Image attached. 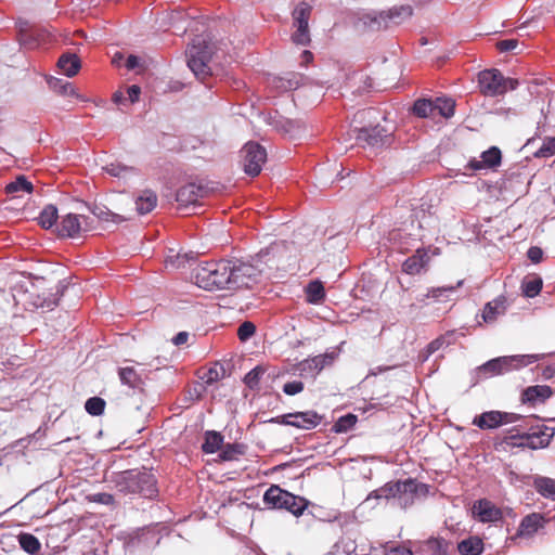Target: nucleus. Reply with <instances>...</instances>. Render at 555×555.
<instances>
[{
	"label": "nucleus",
	"instance_id": "nucleus-63",
	"mask_svg": "<svg viewBox=\"0 0 555 555\" xmlns=\"http://www.w3.org/2000/svg\"><path fill=\"white\" fill-rule=\"evenodd\" d=\"M189 339V333L188 332H179L173 338H172V343L176 345V346H180V345H183L188 341Z\"/></svg>",
	"mask_w": 555,
	"mask_h": 555
},
{
	"label": "nucleus",
	"instance_id": "nucleus-11",
	"mask_svg": "<svg viewBox=\"0 0 555 555\" xmlns=\"http://www.w3.org/2000/svg\"><path fill=\"white\" fill-rule=\"evenodd\" d=\"M241 154L244 172L251 177L258 176L267 160L266 149L259 143L248 142L242 149Z\"/></svg>",
	"mask_w": 555,
	"mask_h": 555
},
{
	"label": "nucleus",
	"instance_id": "nucleus-15",
	"mask_svg": "<svg viewBox=\"0 0 555 555\" xmlns=\"http://www.w3.org/2000/svg\"><path fill=\"white\" fill-rule=\"evenodd\" d=\"M206 190L194 182L186 183L182 185L176 195V201L178 203V207L180 210L190 209L194 210L197 206H199V199L204 197Z\"/></svg>",
	"mask_w": 555,
	"mask_h": 555
},
{
	"label": "nucleus",
	"instance_id": "nucleus-2",
	"mask_svg": "<svg viewBox=\"0 0 555 555\" xmlns=\"http://www.w3.org/2000/svg\"><path fill=\"white\" fill-rule=\"evenodd\" d=\"M231 269L229 260L207 261L194 270L195 283L206 291L230 289Z\"/></svg>",
	"mask_w": 555,
	"mask_h": 555
},
{
	"label": "nucleus",
	"instance_id": "nucleus-14",
	"mask_svg": "<svg viewBox=\"0 0 555 555\" xmlns=\"http://www.w3.org/2000/svg\"><path fill=\"white\" fill-rule=\"evenodd\" d=\"M390 137L391 132L388 129L376 125L358 129L356 139L363 145L380 147L390 143Z\"/></svg>",
	"mask_w": 555,
	"mask_h": 555
},
{
	"label": "nucleus",
	"instance_id": "nucleus-27",
	"mask_svg": "<svg viewBox=\"0 0 555 555\" xmlns=\"http://www.w3.org/2000/svg\"><path fill=\"white\" fill-rule=\"evenodd\" d=\"M457 551L461 555H480L483 551V542L477 535H470L457 544Z\"/></svg>",
	"mask_w": 555,
	"mask_h": 555
},
{
	"label": "nucleus",
	"instance_id": "nucleus-16",
	"mask_svg": "<svg viewBox=\"0 0 555 555\" xmlns=\"http://www.w3.org/2000/svg\"><path fill=\"white\" fill-rule=\"evenodd\" d=\"M519 415L500 411H489L476 416L473 424L480 429H493L503 424H509L518 421Z\"/></svg>",
	"mask_w": 555,
	"mask_h": 555
},
{
	"label": "nucleus",
	"instance_id": "nucleus-30",
	"mask_svg": "<svg viewBox=\"0 0 555 555\" xmlns=\"http://www.w3.org/2000/svg\"><path fill=\"white\" fill-rule=\"evenodd\" d=\"M325 298V289L321 281L314 280L306 286V300L311 305H320Z\"/></svg>",
	"mask_w": 555,
	"mask_h": 555
},
{
	"label": "nucleus",
	"instance_id": "nucleus-55",
	"mask_svg": "<svg viewBox=\"0 0 555 555\" xmlns=\"http://www.w3.org/2000/svg\"><path fill=\"white\" fill-rule=\"evenodd\" d=\"M444 344H446V339L442 336L430 341L426 347V350H425L426 354H425L424 360H427L429 356H431L433 353H435L436 351L441 349L444 346Z\"/></svg>",
	"mask_w": 555,
	"mask_h": 555
},
{
	"label": "nucleus",
	"instance_id": "nucleus-59",
	"mask_svg": "<svg viewBox=\"0 0 555 555\" xmlns=\"http://www.w3.org/2000/svg\"><path fill=\"white\" fill-rule=\"evenodd\" d=\"M206 387L201 382H197L192 388H190L189 393L192 398L198 400L202 398Z\"/></svg>",
	"mask_w": 555,
	"mask_h": 555
},
{
	"label": "nucleus",
	"instance_id": "nucleus-26",
	"mask_svg": "<svg viewBox=\"0 0 555 555\" xmlns=\"http://www.w3.org/2000/svg\"><path fill=\"white\" fill-rule=\"evenodd\" d=\"M157 205V195L152 190H144L135 201L137 211L140 215L151 212Z\"/></svg>",
	"mask_w": 555,
	"mask_h": 555
},
{
	"label": "nucleus",
	"instance_id": "nucleus-22",
	"mask_svg": "<svg viewBox=\"0 0 555 555\" xmlns=\"http://www.w3.org/2000/svg\"><path fill=\"white\" fill-rule=\"evenodd\" d=\"M506 308V298L504 296L496 297L485 306L482 311L483 321L487 323L494 322L498 317L505 313Z\"/></svg>",
	"mask_w": 555,
	"mask_h": 555
},
{
	"label": "nucleus",
	"instance_id": "nucleus-44",
	"mask_svg": "<svg viewBox=\"0 0 555 555\" xmlns=\"http://www.w3.org/2000/svg\"><path fill=\"white\" fill-rule=\"evenodd\" d=\"M537 158H548L555 155V137L543 139L541 146L533 153Z\"/></svg>",
	"mask_w": 555,
	"mask_h": 555
},
{
	"label": "nucleus",
	"instance_id": "nucleus-25",
	"mask_svg": "<svg viewBox=\"0 0 555 555\" xmlns=\"http://www.w3.org/2000/svg\"><path fill=\"white\" fill-rule=\"evenodd\" d=\"M103 170L112 177L121 179L126 182L138 176V169L132 166H126L119 162L107 164Z\"/></svg>",
	"mask_w": 555,
	"mask_h": 555
},
{
	"label": "nucleus",
	"instance_id": "nucleus-28",
	"mask_svg": "<svg viewBox=\"0 0 555 555\" xmlns=\"http://www.w3.org/2000/svg\"><path fill=\"white\" fill-rule=\"evenodd\" d=\"M57 65L67 77L75 76L80 69V60L74 53H65L60 56Z\"/></svg>",
	"mask_w": 555,
	"mask_h": 555
},
{
	"label": "nucleus",
	"instance_id": "nucleus-36",
	"mask_svg": "<svg viewBox=\"0 0 555 555\" xmlns=\"http://www.w3.org/2000/svg\"><path fill=\"white\" fill-rule=\"evenodd\" d=\"M20 546L28 554H36L39 552L41 544L37 537L31 533H21L17 537Z\"/></svg>",
	"mask_w": 555,
	"mask_h": 555
},
{
	"label": "nucleus",
	"instance_id": "nucleus-38",
	"mask_svg": "<svg viewBox=\"0 0 555 555\" xmlns=\"http://www.w3.org/2000/svg\"><path fill=\"white\" fill-rule=\"evenodd\" d=\"M434 102L435 114L438 113L444 118L454 115L455 102L450 98H437Z\"/></svg>",
	"mask_w": 555,
	"mask_h": 555
},
{
	"label": "nucleus",
	"instance_id": "nucleus-4",
	"mask_svg": "<svg viewBox=\"0 0 555 555\" xmlns=\"http://www.w3.org/2000/svg\"><path fill=\"white\" fill-rule=\"evenodd\" d=\"M554 434V428L544 424H537L531 425L528 431L522 434L506 436L503 442L513 448L539 450L544 449L550 444Z\"/></svg>",
	"mask_w": 555,
	"mask_h": 555
},
{
	"label": "nucleus",
	"instance_id": "nucleus-48",
	"mask_svg": "<svg viewBox=\"0 0 555 555\" xmlns=\"http://www.w3.org/2000/svg\"><path fill=\"white\" fill-rule=\"evenodd\" d=\"M541 289H542V280L540 278H533V279H531L529 281H525L522 283L524 295L528 298L535 297L537 295H539Z\"/></svg>",
	"mask_w": 555,
	"mask_h": 555
},
{
	"label": "nucleus",
	"instance_id": "nucleus-12",
	"mask_svg": "<svg viewBox=\"0 0 555 555\" xmlns=\"http://www.w3.org/2000/svg\"><path fill=\"white\" fill-rule=\"evenodd\" d=\"M312 7L307 2H300L293 10V26L296 28L292 36L296 44L307 46L310 42L309 18Z\"/></svg>",
	"mask_w": 555,
	"mask_h": 555
},
{
	"label": "nucleus",
	"instance_id": "nucleus-35",
	"mask_svg": "<svg viewBox=\"0 0 555 555\" xmlns=\"http://www.w3.org/2000/svg\"><path fill=\"white\" fill-rule=\"evenodd\" d=\"M33 189V183L25 176H18L14 181L7 184L5 192L8 194L31 193Z\"/></svg>",
	"mask_w": 555,
	"mask_h": 555
},
{
	"label": "nucleus",
	"instance_id": "nucleus-47",
	"mask_svg": "<svg viewBox=\"0 0 555 555\" xmlns=\"http://www.w3.org/2000/svg\"><path fill=\"white\" fill-rule=\"evenodd\" d=\"M264 372V369L261 366L254 367L245 375V385L251 390L258 389L260 378L262 377Z\"/></svg>",
	"mask_w": 555,
	"mask_h": 555
},
{
	"label": "nucleus",
	"instance_id": "nucleus-40",
	"mask_svg": "<svg viewBox=\"0 0 555 555\" xmlns=\"http://www.w3.org/2000/svg\"><path fill=\"white\" fill-rule=\"evenodd\" d=\"M454 291V286L433 287L428 289L426 294L418 295L416 297V300L425 305L426 299L428 298L439 299L440 297L448 296L450 293H453Z\"/></svg>",
	"mask_w": 555,
	"mask_h": 555
},
{
	"label": "nucleus",
	"instance_id": "nucleus-61",
	"mask_svg": "<svg viewBox=\"0 0 555 555\" xmlns=\"http://www.w3.org/2000/svg\"><path fill=\"white\" fill-rule=\"evenodd\" d=\"M385 555H413L410 548L403 546L390 547L385 552Z\"/></svg>",
	"mask_w": 555,
	"mask_h": 555
},
{
	"label": "nucleus",
	"instance_id": "nucleus-13",
	"mask_svg": "<svg viewBox=\"0 0 555 555\" xmlns=\"http://www.w3.org/2000/svg\"><path fill=\"white\" fill-rule=\"evenodd\" d=\"M275 422L279 424L309 430L315 428L322 422V416L315 411L309 410L305 412H294L281 415L276 417Z\"/></svg>",
	"mask_w": 555,
	"mask_h": 555
},
{
	"label": "nucleus",
	"instance_id": "nucleus-5",
	"mask_svg": "<svg viewBox=\"0 0 555 555\" xmlns=\"http://www.w3.org/2000/svg\"><path fill=\"white\" fill-rule=\"evenodd\" d=\"M538 354H520L499 357L476 369L478 376L482 378L493 377L500 374L511 372L512 370L527 366L539 360Z\"/></svg>",
	"mask_w": 555,
	"mask_h": 555
},
{
	"label": "nucleus",
	"instance_id": "nucleus-33",
	"mask_svg": "<svg viewBox=\"0 0 555 555\" xmlns=\"http://www.w3.org/2000/svg\"><path fill=\"white\" fill-rule=\"evenodd\" d=\"M223 444V436L215 430L205 433V441L202 444V450L206 454H212L221 449Z\"/></svg>",
	"mask_w": 555,
	"mask_h": 555
},
{
	"label": "nucleus",
	"instance_id": "nucleus-56",
	"mask_svg": "<svg viewBox=\"0 0 555 555\" xmlns=\"http://www.w3.org/2000/svg\"><path fill=\"white\" fill-rule=\"evenodd\" d=\"M519 46L517 39H504L496 43V48L500 52L514 51Z\"/></svg>",
	"mask_w": 555,
	"mask_h": 555
},
{
	"label": "nucleus",
	"instance_id": "nucleus-50",
	"mask_svg": "<svg viewBox=\"0 0 555 555\" xmlns=\"http://www.w3.org/2000/svg\"><path fill=\"white\" fill-rule=\"evenodd\" d=\"M223 373L224 372L222 367H220V370L217 366L210 367L199 377L202 380L201 383L204 384L205 387L210 386L219 380L223 376Z\"/></svg>",
	"mask_w": 555,
	"mask_h": 555
},
{
	"label": "nucleus",
	"instance_id": "nucleus-23",
	"mask_svg": "<svg viewBox=\"0 0 555 555\" xmlns=\"http://www.w3.org/2000/svg\"><path fill=\"white\" fill-rule=\"evenodd\" d=\"M552 388L547 385L530 386L522 392V401L530 403H542L552 396Z\"/></svg>",
	"mask_w": 555,
	"mask_h": 555
},
{
	"label": "nucleus",
	"instance_id": "nucleus-29",
	"mask_svg": "<svg viewBox=\"0 0 555 555\" xmlns=\"http://www.w3.org/2000/svg\"><path fill=\"white\" fill-rule=\"evenodd\" d=\"M118 376L120 383L131 389H137L142 385V378L140 374L132 366L119 367Z\"/></svg>",
	"mask_w": 555,
	"mask_h": 555
},
{
	"label": "nucleus",
	"instance_id": "nucleus-45",
	"mask_svg": "<svg viewBox=\"0 0 555 555\" xmlns=\"http://www.w3.org/2000/svg\"><path fill=\"white\" fill-rule=\"evenodd\" d=\"M357 421L358 418L354 414L348 413L336 421L333 430L335 433H347L356 425Z\"/></svg>",
	"mask_w": 555,
	"mask_h": 555
},
{
	"label": "nucleus",
	"instance_id": "nucleus-52",
	"mask_svg": "<svg viewBox=\"0 0 555 555\" xmlns=\"http://www.w3.org/2000/svg\"><path fill=\"white\" fill-rule=\"evenodd\" d=\"M301 80V76L288 74L287 77L280 79L281 85L279 87L284 91L296 90L300 86Z\"/></svg>",
	"mask_w": 555,
	"mask_h": 555
},
{
	"label": "nucleus",
	"instance_id": "nucleus-57",
	"mask_svg": "<svg viewBox=\"0 0 555 555\" xmlns=\"http://www.w3.org/2000/svg\"><path fill=\"white\" fill-rule=\"evenodd\" d=\"M91 501L104 505H109L114 503V496L105 492L94 493L91 495Z\"/></svg>",
	"mask_w": 555,
	"mask_h": 555
},
{
	"label": "nucleus",
	"instance_id": "nucleus-54",
	"mask_svg": "<svg viewBox=\"0 0 555 555\" xmlns=\"http://www.w3.org/2000/svg\"><path fill=\"white\" fill-rule=\"evenodd\" d=\"M304 390V383L300 380H293L284 384L283 391L288 396H295Z\"/></svg>",
	"mask_w": 555,
	"mask_h": 555
},
{
	"label": "nucleus",
	"instance_id": "nucleus-18",
	"mask_svg": "<svg viewBox=\"0 0 555 555\" xmlns=\"http://www.w3.org/2000/svg\"><path fill=\"white\" fill-rule=\"evenodd\" d=\"M429 260L428 251L425 248H417L415 254L406 258L402 263V271L410 275L420 274L426 269Z\"/></svg>",
	"mask_w": 555,
	"mask_h": 555
},
{
	"label": "nucleus",
	"instance_id": "nucleus-62",
	"mask_svg": "<svg viewBox=\"0 0 555 555\" xmlns=\"http://www.w3.org/2000/svg\"><path fill=\"white\" fill-rule=\"evenodd\" d=\"M140 64V59L133 54H130L126 60V67L129 70L137 68Z\"/></svg>",
	"mask_w": 555,
	"mask_h": 555
},
{
	"label": "nucleus",
	"instance_id": "nucleus-60",
	"mask_svg": "<svg viewBox=\"0 0 555 555\" xmlns=\"http://www.w3.org/2000/svg\"><path fill=\"white\" fill-rule=\"evenodd\" d=\"M127 93H128V101L130 103H135L139 100L141 89L139 86L132 85L128 88Z\"/></svg>",
	"mask_w": 555,
	"mask_h": 555
},
{
	"label": "nucleus",
	"instance_id": "nucleus-19",
	"mask_svg": "<svg viewBox=\"0 0 555 555\" xmlns=\"http://www.w3.org/2000/svg\"><path fill=\"white\" fill-rule=\"evenodd\" d=\"M68 284L66 280H62L55 286V291L53 293H42L38 294L33 305L35 308H41L47 310H52L55 306H57L60 296L63 295L64 291L67 288Z\"/></svg>",
	"mask_w": 555,
	"mask_h": 555
},
{
	"label": "nucleus",
	"instance_id": "nucleus-10",
	"mask_svg": "<svg viewBox=\"0 0 555 555\" xmlns=\"http://www.w3.org/2000/svg\"><path fill=\"white\" fill-rule=\"evenodd\" d=\"M266 505L273 508H284L292 514L301 515L307 507V501L304 498L296 496L279 486H271L263 494Z\"/></svg>",
	"mask_w": 555,
	"mask_h": 555
},
{
	"label": "nucleus",
	"instance_id": "nucleus-53",
	"mask_svg": "<svg viewBox=\"0 0 555 555\" xmlns=\"http://www.w3.org/2000/svg\"><path fill=\"white\" fill-rule=\"evenodd\" d=\"M256 332V326L250 321L243 322L237 328V336L241 341L248 340Z\"/></svg>",
	"mask_w": 555,
	"mask_h": 555
},
{
	"label": "nucleus",
	"instance_id": "nucleus-24",
	"mask_svg": "<svg viewBox=\"0 0 555 555\" xmlns=\"http://www.w3.org/2000/svg\"><path fill=\"white\" fill-rule=\"evenodd\" d=\"M544 519L540 514L532 513L522 518L517 535L531 537L543 526Z\"/></svg>",
	"mask_w": 555,
	"mask_h": 555
},
{
	"label": "nucleus",
	"instance_id": "nucleus-1",
	"mask_svg": "<svg viewBox=\"0 0 555 555\" xmlns=\"http://www.w3.org/2000/svg\"><path fill=\"white\" fill-rule=\"evenodd\" d=\"M113 482L119 492L139 493L152 499L157 495L156 477L151 469H129L116 473Z\"/></svg>",
	"mask_w": 555,
	"mask_h": 555
},
{
	"label": "nucleus",
	"instance_id": "nucleus-51",
	"mask_svg": "<svg viewBox=\"0 0 555 555\" xmlns=\"http://www.w3.org/2000/svg\"><path fill=\"white\" fill-rule=\"evenodd\" d=\"M20 42L27 49H35L38 46V39L29 28H22L20 31Z\"/></svg>",
	"mask_w": 555,
	"mask_h": 555
},
{
	"label": "nucleus",
	"instance_id": "nucleus-7",
	"mask_svg": "<svg viewBox=\"0 0 555 555\" xmlns=\"http://www.w3.org/2000/svg\"><path fill=\"white\" fill-rule=\"evenodd\" d=\"M417 482L413 479L389 482L384 487L372 491L365 501L370 502L373 499H396L401 507H406L413 503L414 496L417 492Z\"/></svg>",
	"mask_w": 555,
	"mask_h": 555
},
{
	"label": "nucleus",
	"instance_id": "nucleus-32",
	"mask_svg": "<svg viewBox=\"0 0 555 555\" xmlns=\"http://www.w3.org/2000/svg\"><path fill=\"white\" fill-rule=\"evenodd\" d=\"M534 489L542 496L555 501V479L548 477H535Z\"/></svg>",
	"mask_w": 555,
	"mask_h": 555
},
{
	"label": "nucleus",
	"instance_id": "nucleus-49",
	"mask_svg": "<svg viewBox=\"0 0 555 555\" xmlns=\"http://www.w3.org/2000/svg\"><path fill=\"white\" fill-rule=\"evenodd\" d=\"M92 214L96 218H99L100 220H103V221H113L115 223H119V222L124 221V218L120 215L114 214V212L109 211L108 209H106L105 207L95 206L92 209Z\"/></svg>",
	"mask_w": 555,
	"mask_h": 555
},
{
	"label": "nucleus",
	"instance_id": "nucleus-17",
	"mask_svg": "<svg viewBox=\"0 0 555 555\" xmlns=\"http://www.w3.org/2000/svg\"><path fill=\"white\" fill-rule=\"evenodd\" d=\"M481 159H472L468 168L478 171L481 169L494 168L501 164L502 154L499 147L491 146L480 155Z\"/></svg>",
	"mask_w": 555,
	"mask_h": 555
},
{
	"label": "nucleus",
	"instance_id": "nucleus-34",
	"mask_svg": "<svg viewBox=\"0 0 555 555\" xmlns=\"http://www.w3.org/2000/svg\"><path fill=\"white\" fill-rule=\"evenodd\" d=\"M450 543L442 538H429L423 544L424 551L430 555H449Z\"/></svg>",
	"mask_w": 555,
	"mask_h": 555
},
{
	"label": "nucleus",
	"instance_id": "nucleus-21",
	"mask_svg": "<svg viewBox=\"0 0 555 555\" xmlns=\"http://www.w3.org/2000/svg\"><path fill=\"white\" fill-rule=\"evenodd\" d=\"M87 220V217L67 214L65 215L60 223V234L67 237H76L79 235L82 229V221Z\"/></svg>",
	"mask_w": 555,
	"mask_h": 555
},
{
	"label": "nucleus",
	"instance_id": "nucleus-20",
	"mask_svg": "<svg viewBox=\"0 0 555 555\" xmlns=\"http://www.w3.org/2000/svg\"><path fill=\"white\" fill-rule=\"evenodd\" d=\"M474 512L482 522H494L502 518L501 509L486 499L475 503Z\"/></svg>",
	"mask_w": 555,
	"mask_h": 555
},
{
	"label": "nucleus",
	"instance_id": "nucleus-39",
	"mask_svg": "<svg viewBox=\"0 0 555 555\" xmlns=\"http://www.w3.org/2000/svg\"><path fill=\"white\" fill-rule=\"evenodd\" d=\"M57 208L50 204L47 205L38 217L39 224L44 229H50L57 220Z\"/></svg>",
	"mask_w": 555,
	"mask_h": 555
},
{
	"label": "nucleus",
	"instance_id": "nucleus-3",
	"mask_svg": "<svg viewBox=\"0 0 555 555\" xmlns=\"http://www.w3.org/2000/svg\"><path fill=\"white\" fill-rule=\"evenodd\" d=\"M263 255H268V250H261L253 262L241 259L229 260L231 269L230 289L250 288L258 282L263 271L261 266Z\"/></svg>",
	"mask_w": 555,
	"mask_h": 555
},
{
	"label": "nucleus",
	"instance_id": "nucleus-43",
	"mask_svg": "<svg viewBox=\"0 0 555 555\" xmlns=\"http://www.w3.org/2000/svg\"><path fill=\"white\" fill-rule=\"evenodd\" d=\"M48 83H49V87L53 91H55L60 94H63V95H74L75 94V90H74V87L72 86V83L64 79L52 77L48 80Z\"/></svg>",
	"mask_w": 555,
	"mask_h": 555
},
{
	"label": "nucleus",
	"instance_id": "nucleus-41",
	"mask_svg": "<svg viewBox=\"0 0 555 555\" xmlns=\"http://www.w3.org/2000/svg\"><path fill=\"white\" fill-rule=\"evenodd\" d=\"M195 260V254L194 253H184V254H176L172 256H168L166 259V266L171 267L173 269H180L183 268L186 263H190L191 261Z\"/></svg>",
	"mask_w": 555,
	"mask_h": 555
},
{
	"label": "nucleus",
	"instance_id": "nucleus-6",
	"mask_svg": "<svg viewBox=\"0 0 555 555\" xmlns=\"http://www.w3.org/2000/svg\"><path fill=\"white\" fill-rule=\"evenodd\" d=\"M211 55L212 51L208 40L203 36L195 37L186 50V56L188 66L197 78L204 79L211 74L209 66Z\"/></svg>",
	"mask_w": 555,
	"mask_h": 555
},
{
	"label": "nucleus",
	"instance_id": "nucleus-8",
	"mask_svg": "<svg viewBox=\"0 0 555 555\" xmlns=\"http://www.w3.org/2000/svg\"><path fill=\"white\" fill-rule=\"evenodd\" d=\"M413 14L411 5L393 7L387 11L371 12L363 16V23L373 31L387 29L400 25Z\"/></svg>",
	"mask_w": 555,
	"mask_h": 555
},
{
	"label": "nucleus",
	"instance_id": "nucleus-31",
	"mask_svg": "<svg viewBox=\"0 0 555 555\" xmlns=\"http://www.w3.org/2000/svg\"><path fill=\"white\" fill-rule=\"evenodd\" d=\"M335 359V354L334 353H324V354H319V356H315L311 359H308V360H305L300 365H301V370L302 371H306V370H314L317 372H320L322 371L326 365H330L333 363Z\"/></svg>",
	"mask_w": 555,
	"mask_h": 555
},
{
	"label": "nucleus",
	"instance_id": "nucleus-58",
	"mask_svg": "<svg viewBox=\"0 0 555 555\" xmlns=\"http://www.w3.org/2000/svg\"><path fill=\"white\" fill-rule=\"evenodd\" d=\"M527 256L533 263H539L542 260L543 250L538 246H532L528 249Z\"/></svg>",
	"mask_w": 555,
	"mask_h": 555
},
{
	"label": "nucleus",
	"instance_id": "nucleus-37",
	"mask_svg": "<svg viewBox=\"0 0 555 555\" xmlns=\"http://www.w3.org/2000/svg\"><path fill=\"white\" fill-rule=\"evenodd\" d=\"M246 452V446L243 443H228L223 446L221 449V452L219 454V457L222 461H234L240 455L245 454Z\"/></svg>",
	"mask_w": 555,
	"mask_h": 555
},
{
	"label": "nucleus",
	"instance_id": "nucleus-9",
	"mask_svg": "<svg viewBox=\"0 0 555 555\" xmlns=\"http://www.w3.org/2000/svg\"><path fill=\"white\" fill-rule=\"evenodd\" d=\"M478 83L480 91L486 96L502 95L508 90H515L519 81L515 78H506L496 69H485L478 74Z\"/></svg>",
	"mask_w": 555,
	"mask_h": 555
},
{
	"label": "nucleus",
	"instance_id": "nucleus-64",
	"mask_svg": "<svg viewBox=\"0 0 555 555\" xmlns=\"http://www.w3.org/2000/svg\"><path fill=\"white\" fill-rule=\"evenodd\" d=\"M31 31L34 33L35 37L38 39V46L43 41L46 31L42 28L38 27H30Z\"/></svg>",
	"mask_w": 555,
	"mask_h": 555
},
{
	"label": "nucleus",
	"instance_id": "nucleus-46",
	"mask_svg": "<svg viewBox=\"0 0 555 555\" xmlns=\"http://www.w3.org/2000/svg\"><path fill=\"white\" fill-rule=\"evenodd\" d=\"M105 400L100 397H91L85 403L86 411L93 416L102 415L105 409Z\"/></svg>",
	"mask_w": 555,
	"mask_h": 555
},
{
	"label": "nucleus",
	"instance_id": "nucleus-42",
	"mask_svg": "<svg viewBox=\"0 0 555 555\" xmlns=\"http://www.w3.org/2000/svg\"><path fill=\"white\" fill-rule=\"evenodd\" d=\"M413 113L422 118L434 116V102L427 99H418L413 105Z\"/></svg>",
	"mask_w": 555,
	"mask_h": 555
}]
</instances>
